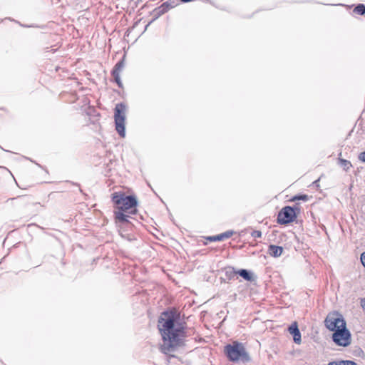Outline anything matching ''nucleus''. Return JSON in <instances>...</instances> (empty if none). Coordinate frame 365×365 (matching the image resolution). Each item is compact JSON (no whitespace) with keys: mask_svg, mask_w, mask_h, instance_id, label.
I'll use <instances>...</instances> for the list:
<instances>
[{"mask_svg":"<svg viewBox=\"0 0 365 365\" xmlns=\"http://www.w3.org/2000/svg\"><path fill=\"white\" fill-rule=\"evenodd\" d=\"M358 159L362 162V163H365V150L360 153L358 155Z\"/></svg>","mask_w":365,"mask_h":365,"instance_id":"20","label":"nucleus"},{"mask_svg":"<svg viewBox=\"0 0 365 365\" xmlns=\"http://www.w3.org/2000/svg\"><path fill=\"white\" fill-rule=\"evenodd\" d=\"M233 273L239 274L241 277L248 282H252L255 279L254 274L251 271L245 269H241L237 271L233 270Z\"/></svg>","mask_w":365,"mask_h":365,"instance_id":"11","label":"nucleus"},{"mask_svg":"<svg viewBox=\"0 0 365 365\" xmlns=\"http://www.w3.org/2000/svg\"><path fill=\"white\" fill-rule=\"evenodd\" d=\"M283 252V248L281 246L270 245L268 247V254L274 257H278L281 256Z\"/></svg>","mask_w":365,"mask_h":365,"instance_id":"12","label":"nucleus"},{"mask_svg":"<svg viewBox=\"0 0 365 365\" xmlns=\"http://www.w3.org/2000/svg\"><path fill=\"white\" fill-rule=\"evenodd\" d=\"M126 106L120 103H118L114 109V119L115 130L120 137H125V121Z\"/></svg>","mask_w":365,"mask_h":365,"instance_id":"4","label":"nucleus"},{"mask_svg":"<svg viewBox=\"0 0 365 365\" xmlns=\"http://www.w3.org/2000/svg\"><path fill=\"white\" fill-rule=\"evenodd\" d=\"M309 199V196L307 195H297L293 197L292 200H304L307 201Z\"/></svg>","mask_w":365,"mask_h":365,"instance_id":"15","label":"nucleus"},{"mask_svg":"<svg viewBox=\"0 0 365 365\" xmlns=\"http://www.w3.org/2000/svg\"><path fill=\"white\" fill-rule=\"evenodd\" d=\"M296 217L294 209L290 206H285L278 213L277 222L280 225H286L292 222Z\"/></svg>","mask_w":365,"mask_h":365,"instance_id":"7","label":"nucleus"},{"mask_svg":"<svg viewBox=\"0 0 365 365\" xmlns=\"http://www.w3.org/2000/svg\"><path fill=\"white\" fill-rule=\"evenodd\" d=\"M341 365H357V364L352 360H341Z\"/></svg>","mask_w":365,"mask_h":365,"instance_id":"19","label":"nucleus"},{"mask_svg":"<svg viewBox=\"0 0 365 365\" xmlns=\"http://www.w3.org/2000/svg\"><path fill=\"white\" fill-rule=\"evenodd\" d=\"M324 325L329 331H334L341 328V327L346 326V322L341 314L334 312L327 316Z\"/></svg>","mask_w":365,"mask_h":365,"instance_id":"6","label":"nucleus"},{"mask_svg":"<svg viewBox=\"0 0 365 365\" xmlns=\"http://www.w3.org/2000/svg\"><path fill=\"white\" fill-rule=\"evenodd\" d=\"M125 63H124V58H122L120 61H119L113 67L111 75L114 78L115 82L117 83L119 88H123V83L120 80V73L124 68Z\"/></svg>","mask_w":365,"mask_h":365,"instance_id":"9","label":"nucleus"},{"mask_svg":"<svg viewBox=\"0 0 365 365\" xmlns=\"http://www.w3.org/2000/svg\"><path fill=\"white\" fill-rule=\"evenodd\" d=\"M331 339L336 345L347 347L351 343V334L346 326L341 327V328L333 331Z\"/></svg>","mask_w":365,"mask_h":365,"instance_id":"5","label":"nucleus"},{"mask_svg":"<svg viewBox=\"0 0 365 365\" xmlns=\"http://www.w3.org/2000/svg\"><path fill=\"white\" fill-rule=\"evenodd\" d=\"M207 240L211 242L221 241L220 234L215 236H210L207 238Z\"/></svg>","mask_w":365,"mask_h":365,"instance_id":"17","label":"nucleus"},{"mask_svg":"<svg viewBox=\"0 0 365 365\" xmlns=\"http://www.w3.org/2000/svg\"><path fill=\"white\" fill-rule=\"evenodd\" d=\"M360 260H361L362 265L365 268V252H364L361 254Z\"/></svg>","mask_w":365,"mask_h":365,"instance_id":"21","label":"nucleus"},{"mask_svg":"<svg viewBox=\"0 0 365 365\" xmlns=\"http://www.w3.org/2000/svg\"><path fill=\"white\" fill-rule=\"evenodd\" d=\"M251 236L254 238H260L262 237V232L259 230H253L251 232Z\"/></svg>","mask_w":365,"mask_h":365,"instance_id":"18","label":"nucleus"},{"mask_svg":"<svg viewBox=\"0 0 365 365\" xmlns=\"http://www.w3.org/2000/svg\"><path fill=\"white\" fill-rule=\"evenodd\" d=\"M225 353L231 361L247 363L251 361V358L246 351L244 344L237 341L227 344L225 346Z\"/></svg>","mask_w":365,"mask_h":365,"instance_id":"3","label":"nucleus"},{"mask_svg":"<svg viewBox=\"0 0 365 365\" xmlns=\"http://www.w3.org/2000/svg\"><path fill=\"white\" fill-rule=\"evenodd\" d=\"M354 12L359 15H364L365 14V5L364 4H357L354 9Z\"/></svg>","mask_w":365,"mask_h":365,"instance_id":"14","label":"nucleus"},{"mask_svg":"<svg viewBox=\"0 0 365 365\" xmlns=\"http://www.w3.org/2000/svg\"><path fill=\"white\" fill-rule=\"evenodd\" d=\"M320 227L321 230H325V227L322 224H321Z\"/></svg>","mask_w":365,"mask_h":365,"instance_id":"24","label":"nucleus"},{"mask_svg":"<svg viewBox=\"0 0 365 365\" xmlns=\"http://www.w3.org/2000/svg\"><path fill=\"white\" fill-rule=\"evenodd\" d=\"M135 212H136V210L135 209L134 211H131L130 212L134 214V213H135Z\"/></svg>","mask_w":365,"mask_h":365,"instance_id":"25","label":"nucleus"},{"mask_svg":"<svg viewBox=\"0 0 365 365\" xmlns=\"http://www.w3.org/2000/svg\"><path fill=\"white\" fill-rule=\"evenodd\" d=\"M339 164L345 171H348L352 166L349 160L340 158H339Z\"/></svg>","mask_w":365,"mask_h":365,"instance_id":"13","label":"nucleus"},{"mask_svg":"<svg viewBox=\"0 0 365 365\" xmlns=\"http://www.w3.org/2000/svg\"><path fill=\"white\" fill-rule=\"evenodd\" d=\"M180 314L175 310H166L158 320V327L163 338L161 351L165 354L175 351L185 344V328L178 323Z\"/></svg>","mask_w":365,"mask_h":365,"instance_id":"1","label":"nucleus"},{"mask_svg":"<svg viewBox=\"0 0 365 365\" xmlns=\"http://www.w3.org/2000/svg\"><path fill=\"white\" fill-rule=\"evenodd\" d=\"M327 365H341V360L331 361Z\"/></svg>","mask_w":365,"mask_h":365,"instance_id":"22","label":"nucleus"},{"mask_svg":"<svg viewBox=\"0 0 365 365\" xmlns=\"http://www.w3.org/2000/svg\"><path fill=\"white\" fill-rule=\"evenodd\" d=\"M233 233H234V232L232 230H228L223 233H221L220 237H221L222 240H223L225 239H228L232 236Z\"/></svg>","mask_w":365,"mask_h":365,"instance_id":"16","label":"nucleus"},{"mask_svg":"<svg viewBox=\"0 0 365 365\" xmlns=\"http://www.w3.org/2000/svg\"><path fill=\"white\" fill-rule=\"evenodd\" d=\"M364 306H365V299H364Z\"/></svg>","mask_w":365,"mask_h":365,"instance_id":"26","label":"nucleus"},{"mask_svg":"<svg viewBox=\"0 0 365 365\" xmlns=\"http://www.w3.org/2000/svg\"><path fill=\"white\" fill-rule=\"evenodd\" d=\"M112 201L117 205L118 211H115V220L121 223L128 222V215L123 212L135 208L138 205V200L133 195H125L123 192H114L112 196Z\"/></svg>","mask_w":365,"mask_h":365,"instance_id":"2","label":"nucleus"},{"mask_svg":"<svg viewBox=\"0 0 365 365\" xmlns=\"http://www.w3.org/2000/svg\"><path fill=\"white\" fill-rule=\"evenodd\" d=\"M288 331L293 336L294 342L297 344H299L302 341V336L300 331L298 328V324L296 322H293L289 327Z\"/></svg>","mask_w":365,"mask_h":365,"instance_id":"10","label":"nucleus"},{"mask_svg":"<svg viewBox=\"0 0 365 365\" xmlns=\"http://www.w3.org/2000/svg\"><path fill=\"white\" fill-rule=\"evenodd\" d=\"M313 185H314L316 187H319V178L315 180L313 182Z\"/></svg>","mask_w":365,"mask_h":365,"instance_id":"23","label":"nucleus"},{"mask_svg":"<svg viewBox=\"0 0 365 365\" xmlns=\"http://www.w3.org/2000/svg\"><path fill=\"white\" fill-rule=\"evenodd\" d=\"M177 5L176 2L175 0H168L164 3H163L160 6H159L158 7L155 8L153 11V20L148 23L146 26H145V29L148 28V26L155 20H156L157 19H158L160 16H161L162 15H163L164 14H165L166 12H168L170 9L175 7Z\"/></svg>","mask_w":365,"mask_h":365,"instance_id":"8","label":"nucleus"}]
</instances>
